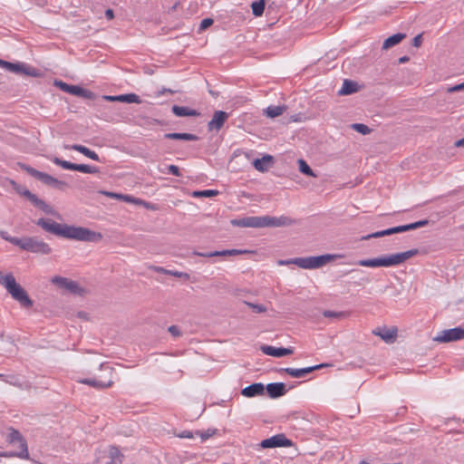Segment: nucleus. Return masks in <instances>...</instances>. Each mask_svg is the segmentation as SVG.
<instances>
[{
  "instance_id": "4be33fe9",
  "label": "nucleus",
  "mask_w": 464,
  "mask_h": 464,
  "mask_svg": "<svg viewBox=\"0 0 464 464\" xmlns=\"http://www.w3.org/2000/svg\"><path fill=\"white\" fill-rule=\"evenodd\" d=\"M0 67L6 69L14 73H24L27 75H34L32 72L28 71L23 63H14L0 59Z\"/></svg>"
},
{
  "instance_id": "6e6d98bb",
  "label": "nucleus",
  "mask_w": 464,
  "mask_h": 464,
  "mask_svg": "<svg viewBox=\"0 0 464 464\" xmlns=\"http://www.w3.org/2000/svg\"><path fill=\"white\" fill-rule=\"evenodd\" d=\"M179 437L180 438H188V439H192L193 438V433L189 430H184L182 431Z\"/></svg>"
},
{
  "instance_id": "4d7b16f0",
  "label": "nucleus",
  "mask_w": 464,
  "mask_h": 464,
  "mask_svg": "<svg viewBox=\"0 0 464 464\" xmlns=\"http://www.w3.org/2000/svg\"><path fill=\"white\" fill-rule=\"evenodd\" d=\"M152 269L155 272H158V273H160V274H164V275H167L168 274V270H169V269H166V268L161 267V266H153Z\"/></svg>"
},
{
  "instance_id": "0eeeda50",
  "label": "nucleus",
  "mask_w": 464,
  "mask_h": 464,
  "mask_svg": "<svg viewBox=\"0 0 464 464\" xmlns=\"http://www.w3.org/2000/svg\"><path fill=\"white\" fill-rule=\"evenodd\" d=\"M297 221L287 216H261L260 227H281L295 225Z\"/></svg>"
},
{
  "instance_id": "338daca9",
  "label": "nucleus",
  "mask_w": 464,
  "mask_h": 464,
  "mask_svg": "<svg viewBox=\"0 0 464 464\" xmlns=\"http://www.w3.org/2000/svg\"><path fill=\"white\" fill-rule=\"evenodd\" d=\"M382 236H390L389 228L382 230Z\"/></svg>"
},
{
  "instance_id": "f03ea898",
  "label": "nucleus",
  "mask_w": 464,
  "mask_h": 464,
  "mask_svg": "<svg viewBox=\"0 0 464 464\" xmlns=\"http://www.w3.org/2000/svg\"><path fill=\"white\" fill-rule=\"evenodd\" d=\"M419 254L417 248L410 249L405 252L392 254L390 256H382L375 258L361 259L357 261V265L365 267H390L404 263L406 260Z\"/></svg>"
},
{
  "instance_id": "6e6552de",
  "label": "nucleus",
  "mask_w": 464,
  "mask_h": 464,
  "mask_svg": "<svg viewBox=\"0 0 464 464\" xmlns=\"http://www.w3.org/2000/svg\"><path fill=\"white\" fill-rule=\"evenodd\" d=\"M8 440L12 445L19 444V450L14 451L11 456H16L21 459L29 458L27 443L18 430L12 429L8 435Z\"/></svg>"
},
{
  "instance_id": "7c9ffc66",
  "label": "nucleus",
  "mask_w": 464,
  "mask_h": 464,
  "mask_svg": "<svg viewBox=\"0 0 464 464\" xmlns=\"http://www.w3.org/2000/svg\"><path fill=\"white\" fill-rule=\"evenodd\" d=\"M31 203L47 215H56L53 208L45 203L43 199L39 198L37 196L34 197Z\"/></svg>"
},
{
  "instance_id": "bb28decb",
  "label": "nucleus",
  "mask_w": 464,
  "mask_h": 464,
  "mask_svg": "<svg viewBox=\"0 0 464 464\" xmlns=\"http://www.w3.org/2000/svg\"><path fill=\"white\" fill-rule=\"evenodd\" d=\"M405 37H406V34L403 33H397L393 35L389 36L387 39L384 40L383 44H382V49L388 50V49L399 44Z\"/></svg>"
},
{
  "instance_id": "f3484780",
  "label": "nucleus",
  "mask_w": 464,
  "mask_h": 464,
  "mask_svg": "<svg viewBox=\"0 0 464 464\" xmlns=\"http://www.w3.org/2000/svg\"><path fill=\"white\" fill-rule=\"evenodd\" d=\"M261 351L270 356L274 357H283L289 354H292L294 353L293 348H285V347H274L271 345H263L261 346Z\"/></svg>"
},
{
  "instance_id": "1a4fd4ad",
  "label": "nucleus",
  "mask_w": 464,
  "mask_h": 464,
  "mask_svg": "<svg viewBox=\"0 0 464 464\" xmlns=\"http://www.w3.org/2000/svg\"><path fill=\"white\" fill-rule=\"evenodd\" d=\"M55 85L67 93L79 96L83 99L93 100L96 97L93 92L83 89L78 85H71L62 81H55Z\"/></svg>"
},
{
  "instance_id": "423d86ee",
  "label": "nucleus",
  "mask_w": 464,
  "mask_h": 464,
  "mask_svg": "<svg viewBox=\"0 0 464 464\" xmlns=\"http://www.w3.org/2000/svg\"><path fill=\"white\" fill-rule=\"evenodd\" d=\"M23 169L32 177L35 178L36 179L42 181L44 184L55 188L57 189L63 190L68 185L65 181L59 180L53 176L39 171L32 167L23 165Z\"/></svg>"
},
{
  "instance_id": "aec40b11",
  "label": "nucleus",
  "mask_w": 464,
  "mask_h": 464,
  "mask_svg": "<svg viewBox=\"0 0 464 464\" xmlns=\"http://www.w3.org/2000/svg\"><path fill=\"white\" fill-rule=\"evenodd\" d=\"M372 334L376 336L381 337L385 343H392L397 336V328H376L372 331Z\"/></svg>"
},
{
  "instance_id": "39448f33",
  "label": "nucleus",
  "mask_w": 464,
  "mask_h": 464,
  "mask_svg": "<svg viewBox=\"0 0 464 464\" xmlns=\"http://www.w3.org/2000/svg\"><path fill=\"white\" fill-rule=\"evenodd\" d=\"M11 243L23 250L36 254L49 255L52 252L50 246L37 237H24L12 239Z\"/></svg>"
},
{
  "instance_id": "de8ad7c7",
  "label": "nucleus",
  "mask_w": 464,
  "mask_h": 464,
  "mask_svg": "<svg viewBox=\"0 0 464 464\" xmlns=\"http://www.w3.org/2000/svg\"><path fill=\"white\" fill-rule=\"evenodd\" d=\"M122 197L121 198V200L123 201H126V202H131V203H134V204H141L142 203V200L140 199V198H135L131 196H129V195H123L122 194Z\"/></svg>"
},
{
  "instance_id": "864d4df0",
  "label": "nucleus",
  "mask_w": 464,
  "mask_h": 464,
  "mask_svg": "<svg viewBox=\"0 0 464 464\" xmlns=\"http://www.w3.org/2000/svg\"><path fill=\"white\" fill-rule=\"evenodd\" d=\"M421 43H422L421 34H418L412 39V45L415 47H420L421 45Z\"/></svg>"
},
{
  "instance_id": "e433bc0d",
  "label": "nucleus",
  "mask_w": 464,
  "mask_h": 464,
  "mask_svg": "<svg viewBox=\"0 0 464 464\" xmlns=\"http://www.w3.org/2000/svg\"><path fill=\"white\" fill-rule=\"evenodd\" d=\"M218 194L219 192L216 189L195 190L192 192V196L195 198H211Z\"/></svg>"
},
{
  "instance_id": "58836bf2",
  "label": "nucleus",
  "mask_w": 464,
  "mask_h": 464,
  "mask_svg": "<svg viewBox=\"0 0 464 464\" xmlns=\"http://www.w3.org/2000/svg\"><path fill=\"white\" fill-rule=\"evenodd\" d=\"M351 128L362 135H367L372 131V130L367 125L362 123H353Z\"/></svg>"
},
{
  "instance_id": "20e7f679",
  "label": "nucleus",
  "mask_w": 464,
  "mask_h": 464,
  "mask_svg": "<svg viewBox=\"0 0 464 464\" xmlns=\"http://www.w3.org/2000/svg\"><path fill=\"white\" fill-rule=\"evenodd\" d=\"M336 258L335 255L325 254L317 256L295 257L285 261L286 264L296 265L304 269H315L324 266Z\"/></svg>"
},
{
  "instance_id": "69168bd1",
  "label": "nucleus",
  "mask_w": 464,
  "mask_h": 464,
  "mask_svg": "<svg viewBox=\"0 0 464 464\" xmlns=\"http://www.w3.org/2000/svg\"><path fill=\"white\" fill-rule=\"evenodd\" d=\"M78 316L82 319H87V314L84 312H79Z\"/></svg>"
},
{
  "instance_id": "680f3d73",
  "label": "nucleus",
  "mask_w": 464,
  "mask_h": 464,
  "mask_svg": "<svg viewBox=\"0 0 464 464\" xmlns=\"http://www.w3.org/2000/svg\"><path fill=\"white\" fill-rule=\"evenodd\" d=\"M395 228H396V232H397V233L406 232V231H405V226H404V225L395 227Z\"/></svg>"
},
{
  "instance_id": "ea45409f",
  "label": "nucleus",
  "mask_w": 464,
  "mask_h": 464,
  "mask_svg": "<svg viewBox=\"0 0 464 464\" xmlns=\"http://www.w3.org/2000/svg\"><path fill=\"white\" fill-rule=\"evenodd\" d=\"M244 304L250 307L253 310V312L256 314H261L267 311L266 306H265L264 304H254L247 301H245Z\"/></svg>"
},
{
  "instance_id": "cd10ccee",
  "label": "nucleus",
  "mask_w": 464,
  "mask_h": 464,
  "mask_svg": "<svg viewBox=\"0 0 464 464\" xmlns=\"http://www.w3.org/2000/svg\"><path fill=\"white\" fill-rule=\"evenodd\" d=\"M359 90V85L356 82L351 80H344L343 87L338 92L340 95H350L356 92Z\"/></svg>"
},
{
  "instance_id": "ddd939ff",
  "label": "nucleus",
  "mask_w": 464,
  "mask_h": 464,
  "mask_svg": "<svg viewBox=\"0 0 464 464\" xmlns=\"http://www.w3.org/2000/svg\"><path fill=\"white\" fill-rule=\"evenodd\" d=\"M229 114L223 111H216L210 121L208 123V129L209 131H218L227 121Z\"/></svg>"
},
{
  "instance_id": "a878e982",
  "label": "nucleus",
  "mask_w": 464,
  "mask_h": 464,
  "mask_svg": "<svg viewBox=\"0 0 464 464\" xmlns=\"http://www.w3.org/2000/svg\"><path fill=\"white\" fill-rule=\"evenodd\" d=\"M8 182L12 186V188L16 191L17 194L26 198L30 202H32V200L36 196L35 194L32 193L29 189H27L25 187L18 184L13 179H9Z\"/></svg>"
},
{
  "instance_id": "393cba45",
  "label": "nucleus",
  "mask_w": 464,
  "mask_h": 464,
  "mask_svg": "<svg viewBox=\"0 0 464 464\" xmlns=\"http://www.w3.org/2000/svg\"><path fill=\"white\" fill-rule=\"evenodd\" d=\"M172 112L178 117L194 116L198 117L200 113L196 111L189 109L188 107L173 105L171 108Z\"/></svg>"
},
{
  "instance_id": "f257e3e1",
  "label": "nucleus",
  "mask_w": 464,
  "mask_h": 464,
  "mask_svg": "<svg viewBox=\"0 0 464 464\" xmlns=\"http://www.w3.org/2000/svg\"><path fill=\"white\" fill-rule=\"evenodd\" d=\"M35 224L45 232L64 238L83 242H99L102 239V235L99 232L87 227L60 224L51 218H39Z\"/></svg>"
},
{
  "instance_id": "c85d7f7f",
  "label": "nucleus",
  "mask_w": 464,
  "mask_h": 464,
  "mask_svg": "<svg viewBox=\"0 0 464 464\" xmlns=\"http://www.w3.org/2000/svg\"><path fill=\"white\" fill-rule=\"evenodd\" d=\"M164 138L168 140H182L188 141H195L198 140V137L192 133H179V132H169L164 134Z\"/></svg>"
},
{
  "instance_id": "4468645a",
  "label": "nucleus",
  "mask_w": 464,
  "mask_h": 464,
  "mask_svg": "<svg viewBox=\"0 0 464 464\" xmlns=\"http://www.w3.org/2000/svg\"><path fill=\"white\" fill-rule=\"evenodd\" d=\"M326 366H328V364L321 363V364L309 366V367L302 368V369L285 368V369H282L281 371L286 372L287 374H289L290 376H292L294 378H303L307 373H310L318 369L324 368Z\"/></svg>"
},
{
  "instance_id": "473e14b6",
  "label": "nucleus",
  "mask_w": 464,
  "mask_h": 464,
  "mask_svg": "<svg viewBox=\"0 0 464 464\" xmlns=\"http://www.w3.org/2000/svg\"><path fill=\"white\" fill-rule=\"evenodd\" d=\"M285 106H268L265 111L264 113L268 118H276L277 116H280L283 114V112L285 111Z\"/></svg>"
},
{
  "instance_id": "49530a36",
  "label": "nucleus",
  "mask_w": 464,
  "mask_h": 464,
  "mask_svg": "<svg viewBox=\"0 0 464 464\" xmlns=\"http://www.w3.org/2000/svg\"><path fill=\"white\" fill-rule=\"evenodd\" d=\"M101 450H98L96 451V454H95V456H96V459H95V462H96V464H104V462H105L106 460H108V455H102V454L101 453Z\"/></svg>"
},
{
  "instance_id": "2f4dec72",
  "label": "nucleus",
  "mask_w": 464,
  "mask_h": 464,
  "mask_svg": "<svg viewBox=\"0 0 464 464\" xmlns=\"http://www.w3.org/2000/svg\"><path fill=\"white\" fill-rule=\"evenodd\" d=\"M272 160H273L272 156L266 155L260 159H256L253 161V165L256 169L264 172V171L267 170L266 163L271 162Z\"/></svg>"
},
{
  "instance_id": "6ab92c4d",
  "label": "nucleus",
  "mask_w": 464,
  "mask_h": 464,
  "mask_svg": "<svg viewBox=\"0 0 464 464\" xmlns=\"http://www.w3.org/2000/svg\"><path fill=\"white\" fill-rule=\"evenodd\" d=\"M265 390H266L268 396L272 399L284 396L287 392L284 382L268 383L266 386H265Z\"/></svg>"
},
{
  "instance_id": "a19ab883",
  "label": "nucleus",
  "mask_w": 464,
  "mask_h": 464,
  "mask_svg": "<svg viewBox=\"0 0 464 464\" xmlns=\"http://www.w3.org/2000/svg\"><path fill=\"white\" fill-rule=\"evenodd\" d=\"M428 224H429V220L428 219H423V220L416 221L414 223L404 225L405 226V231H410V230L417 229V228L425 227Z\"/></svg>"
},
{
  "instance_id": "f8f14e48",
  "label": "nucleus",
  "mask_w": 464,
  "mask_h": 464,
  "mask_svg": "<svg viewBox=\"0 0 464 464\" xmlns=\"http://www.w3.org/2000/svg\"><path fill=\"white\" fill-rule=\"evenodd\" d=\"M292 441L288 440L285 434H276L271 438L263 440L260 446L264 449L277 448V447H289Z\"/></svg>"
},
{
  "instance_id": "13d9d810",
  "label": "nucleus",
  "mask_w": 464,
  "mask_h": 464,
  "mask_svg": "<svg viewBox=\"0 0 464 464\" xmlns=\"http://www.w3.org/2000/svg\"><path fill=\"white\" fill-rule=\"evenodd\" d=\"M105 17H106L108 20H111V19L114 17L113 10H111V9H107V10L105 11Z\"/></svg>"
},
{
  "instance_id": "bf43d9fd",
  "label": "nucleus",
  "mask_w": 464,
  "mask_h": 464,
  "mask_svg": "<svg viewBox=\"0 0 464 464\" xmlns=\"http://www.w3.org/2000/svg\"><path fill=\"white\" fill-rule=\"evenodd\" d=\"M1 237H2L5 240H6V241H8V242H10V243H11V240H12V239H19L18 237H9V236H7V233H6V232H2V233H1Z\"/></svg>"
},
{
  "instance_id": "052dcab7",
  "label": "nucleus",
  "mask_w": 464,
  "mask_h": 464,
  "mask_svg": "<svg viewBox=\"0 0 464 464\" xmlns=\"http://www.w3.org/2000/svg\"><path fill=\"white\" fill-rule=\"evenodd\" d=\"M410 60V58L408 56H401L399 58L398 62L399 63H407L408 61Z\"/></svg>"
},
{
  "instance_id": "e2e57ef3",
  "label": "nucleus",
  "mask_w": 464,
  "mask_h": 464,
  "mask_svg": "<svg viewBox=\"0 0 464 464\" xmlns=\"http://www.w3.org/2000/svg\"><path fill=\"white\" fill-rule=\"evenodd\" d=\"M455 146L456 147H463L464 146V138L457 140L456 143H455Z\"/></svg>"
},
{
  "instance_id": "603ef678",
  "label": "nucleus",
  "mask_w": 464,
  "mask_h": 464,
  "mask_svg": "<svg viewBox=\"0 0 464 464\" xmlns=\"http://www.w3.org/2000/svg\"><path fill=\"white\" fill-rule=\"evenodd\" d=\"M383 237L382 231H377V232H374L372 234H369L367 236H363L362 237V240H368L370 238H377V237Z\"/></svg>"
},
{
  "instance_id": "0e129e2a",
  "label": "nucleus",
  "mask_w": 464,
  "mask_h": 464,
  "mask_svg": "<svg viewBox=\"0 0 464 464\" xmlns=\"http://www.w3.org/2000/svg\"><path fill=\"white\" fill-rule=\"evenodd\" d=\"M166 92L173 93L174 92L172 90H170V89L163 88L160 92H159V94H164Z\"/></svg>"
},
{
  "instance_id": "774afa93",
  "label": "nucleus",
  "mask_w": 464,
  "mask_h": 464,
  "mask_svg": "<svg viewBox=\"0 0 464 464\" xmlns=\"http://www.w3.org/2000/svg\"><path fill=\"white\" fill-rule=\"evenodd\" d=\"M389 232H390V235L396 234L397 232H396L395 227L389 228Z\"/></svg>"
},
{
  "instance_id": "c03bdc74",
  "label": "nucleus",
  "mask_w": 464,
  "mask_h": 464,
  "mask_svg": "<svg viewBox=\"0 0 464 464\" xmlns=\"http://www.w3.org/2000/svg\"><path fill=\"white\" fill-rule=\"evenodd\" d=\"M167 275H169V276H175V277L183 278L185 280H188L189 279V275L188 273H185V272L168 270V274Z\"/></svg>"
},
{
  "instance_id": "8fccbe9b",
  "label": "nucleus",
  "mask_w": 464,
  "mask_h": 464,
  "mask_svg": "<svg viewBox=\"0 0 464 464\" xmlns=\"http://www.w3.org/2000/svg\"><path fill=\"white\" fill-rule=\"evenodd\" d=\"M169 172L176 177L181 176V173L179 171V169L176 165H169L168 167Z\"/></svg>"
},
{
  "instance_id": "dca6fc26",
  "label": "nucleus",
  "mask_w": 464,
  "mask_h": 464,
  "mask_svg": "<svg viewBox=\"0 0 464 464\" xmlns=\"http://www.w3.org/2000/svg\"><path fill=\"white\" fill-rule=\"evenodd\" d=\"M102 99L108 102H127V103H141V100L139 95L135 93H127V94H121V95H104L102 96Z\"/></svg>"
},
{
  "instance_id": "412c9836",
  "label": "nucleus",
  "mask_w": 464,
  "mask_h": 464,
  "mask_svg": "<svg viewBox=\"0 0 464 464\" xmlns=\"http://www.w3.org/2000/svg\"><path fill=\"white\" fill-rule=\"evenodd\" d=\"M265 392V385L261 382H255L249 386L245 387L241 391V394L246 398H252L263 395Z\"/></svg>"
},
{
  "instance_id": "9d476101",
  "label": "nucleus",
  "mask_w": 464,
  "mask_h": 464,
  "mask_svg": "<svg viewBox=\"0 0 464 464\" xmlns=\"http://www.w3.org/2000/svg\"><path fill=\"white\" fill-rule=\"evenodd\" d=\"M464 339V328L455 327L441 331L434 341L438 343H450Z\"/></svg>"
},
{
  "instance_id": "2eb2a0df",
  "label": "nucleus",
  "mask_w": 464,
  "mask_h": 464,
  "mask_svg": "<svg viewBox=\"0 0 464 464\" xmlns=\"http://www.w3.org/2000/svg\"><path fill=\"white\" fill-rule=\"evenodd\" d=\"M233 227L260 228V217L251 216L235 218L230 221Z\"/></svg>"
},
{
  "instance_id": "4c0bfd02",
  "label": "nucleus",
  "mask_w": 464,
  "mask_h": 464,
  "mask_svg": "<svg viewBox=\"0 0 464 464\" xmlns=\"http://www.w3.org/2000/svg\"><path fill=\"white\" fill-rule=\"evenodd\" d=\"M52 161L54 164H56L57 166H60V167H62L64 169H69V170H73L74 169V164L75 163H72L70 161L62 160V159L57 158V157H54L53 159H52Z\"/></svg>"
},
{
  "instance_id": "c9c22d12",
  "label": "nucleus",
  "mask_w": 464,
  "mask_h": 464,
  "mask_svg": "<svg viewBox=\"0 0 464 464\" xmlns=\"http://www.w3.org/2000/svg\"><path fill=\"white\" fill-rule=\"evenodd\" d=\"M299 171L309 177H317V175L313 171L310 166L306 163L305 160L300 159L298 160Z\"/></svg>"
},
{
  "instance_id": "37998d69",
  "label": "nucleus",
  "mask_w": 464,
  "mask_h": 464,
  "mask_svg": "<svg viewBox=\"0 0 464 464\" xmlns=\"http://www.w3.org/2000/svg\"><path fill=\"white\" fill-rule=\"evenodd\" d=\"M323 314L326 318H341L344 316V313L343 312H334L329 310L324 311Z\"/></svg>"
},
{
  "instance_id": "b1692460",
  "label": "nucleus",
  "mask_w": 464,
  "mask_h": 464,
  "mask_svg": "<svg viewBox=\"0 0 464 464\" xmlns=\"http://www.w3.org/2000/svg\"><path fill=\"white\" fill-rule=\"evenodd\" d=\"M5 382L22 390H29L31 388L29 382H21L15 374H5Z\"/></svg>"
},
{
  "instance_id": "7ed1b4c3",
  "label": "nucleus",
  "mask_w": 464,
  "mask_h": 464,
  "mask_svg": "<svg viewBox=\"0 0 464 464\" xmlns=\"http://www.w3.org/2000/svg\"><path fill=\"white\" fill-rule=\"evenodd\" d=\"M0 285H2L11 296L20 303L24 308L33 306L34 302L28 296L26 291L16 283L14 276L12 274L0 276Z\"/></svg>"
},
{
  "instance_id": "a211bd4d",
  "label": "nucleus",
  "mask_w": 464,
  "mask_h": 464,
  "mask_svg": "<svg viewBox=\"0 0 464 464\" xmlns=\"http://www.w3.org/2000/svg\"><path fill=\"white\" fill-rule=\"evenodd\" d=\"M250 253L246 249H227L222 251H214L208 253L195 252L194 254L198 256L213 257V256H237Z\"/></svg>"
},
{
  "instance_id": "3c124183",
  "label": "nucleus",
  "mask_w": 464,
  "mask_h": 464,
  "mask_svg": "<svg viewBox=\"0 0 464 464\" xmlns=\"http://www.w3.org/2000/svg\"><path fill=\"white\" fill-rule=\"evenodd\" d=\"M461 91H464V82L459 84H456V85L449 88V90H448L449 92H461Z\"/></svg>"
},
{
  "instance_id": "a18cd8bd",
  "label": "nucleus",
  "mask_w": 464,
  "mask_h": 464,
  "mask_svg": "<svg viewBox=\"0 0 464 464\" xmlns=\"http://www.w3.org/2000/svg\"><path fill=\"white\" fill-rule=\"evenodd\" d=\"M214 23V20L212 18H205L201 21L199 24V31H204L209 26H211Z\"/></svg>"
},
{
  "instance_id": "5fc2aeb1",
  "label": "nucleus",
  "mask_w": 464,
  "mask_h": 464,
  "mask_svg": "<svg viewBox=\"0 0 464 464\" xmlns=\"http://www.w3.org/2000/svg\"><path fill=\"white\" fill-rule=\"evenodd\" d=\"M103 194L106 195L109 198H111L121 199V198H123L122 194H118V193H115V192L105 191V192H103Z\"/></svg>"
},
{
  "instance_id": "72a5a7b5",
  "label": "nucleus",
  "mask_w": 464,
  "mask_h": 464,
  "mask_svg": "<svg viewBox=\"0 0 464 464\" xmlns=\"http://www.w3.org/2000/svg\"><path fill=\"white\" fill-rule=\"evenodd\" d=\"M265 7H266L265 0L254 1L251 4L252 14L255 16H261L264 14Z\"/></svg>"
},
{
  "instance_id": "f704fd0d",
  "label": "nucleus",
  "mask_w": 464,
  "mask_h": 464,
  "mask_svg": "<svg viewBox=\"0 0 464 464\" xmlns=\"http://www.w3.org/2000/svg\"><path fill=\"white\" fill-rule=\"evenodd\" d=\"M82 173L96 174L99 172V169L93 166L86 164H74V169Z\"/></svg>"
},
{
  "instance_id": "09e8293b",
  "label": "nucleus",
  "mask_w": 464,
  "mask_h": 464,
  "mask_svg": "<svg viewBox=\"0 0 464 464\" xmlns=\"http://www.w3.org/2000/svg\"><path fill=\"white\" fill-rule=\"evenodd\" d=\"M169 333L174 337H179L181 335V332L177 325H170L168 328Z\"/></svg>"
},
{
  "instance_id": "9b49d317",
  "label": "nucleus",
  "mask_w": 464,
  "mask_h": 464,
  "mask_svg": "<svg viewBox=\"0 0 464 464\" xmlns=\"http://www.w3.org/2000/svg\"><path fill=\"white\" fill-rule=\"evenodd\" d=\"M51 282L60 288L68 290L70 293L82 295L83 289L80 287L78 283L63 276H54L51 279Z\"/></svg>"
},
{
  "instance_id": "5701e85b",
  "label": "nucleus",
  "mask_w": 464,
  "mask_h": 464,
  "mask_svg": "<svg viewBox=\"0 0 464 464\" xmlns=\"http://www.w3.org/2000/svg\"><path fill=\"white\" fill-rule=\"evenodd\" d=\"M65 148L81 152L84 156H86L93 160H96V161L101 160L99 155L95 151L90 150L89 148H87L85 146H82L80 144H72L71 146H66Z\"/></svg>"
},
{
  "instance_id": "79ce46f5",
  "label": "nucleus",
  "mask_w": 464,
  "mask_h": 464,
  "mask_svg": "<svg viewBox=\"0 0 464 464\" xmlns=\"http://www.w3.org/2000/svg\"><path fill=\"white\" fill-rule=\"evenodd\" d=\"M217 432L216 429H208L207 430H198L196 434L201 438V441H205L208 439L211 438Z\"/></svg>"
},
{
  "instance_id": "c756f323",
  "label": "nucleus",
  "mask_w": 464,
  "mask_h": 464,
  "mask_svg": "<svg viewBox=\"0 0 464 464\" xmlns=\"http://www.w3.org/2000/svg\"><path fill=\"white\" fill-rule=\"evenodd\" d=\"M81 383L90 385L95 389L102 390L108 387H111L113 383L111 380L107 382L99 381L96 379H82L80 381Z\"/></svg>"
}]
</instances>
